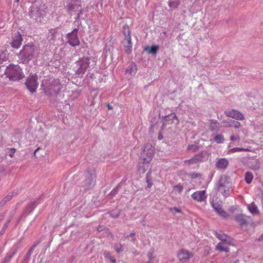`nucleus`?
Here are the masks:
<instances>
[{"label": "nucleus", "mask_w": 263, "mask_h": 263, "mask_svg": "<svg viewBox=\"0 0 263 263\" xmlns=\"http://www.w3.org/2000/svg\"><path fill=\"white\" fill-rule=\"evenodd\" d=\"M42 87L45 92L48 95L54 96L61 91L62 85L59 79H45L42 81Z\"/></svg>", "instance_id": "f257e3e1"}, {"label": "nucleus", "mask_w": 263, "mask_h": 263, "mask_svg": "<svg viewBox=\"0 0 263 263\" xmlns=\"http://www.w3.org/2000/svg\"><path fill=\"white\" fill-rule=\"evenodd\" d=\"M37 54L35 46L31 43L24 45L20 50L18 55L23 64L28 63Z\"/></svg>", "instance_id": "f03ea898"}, {"label": "nucleus", "mask_w": 263, "mask_h": 263, "mask_svg": "<svg viewBox=\"0 0 263 263\" xmlns=\"http://www.w3.org/2000/svg\"><path fill=\"white\" fill-rule=\"evenodd\" d=\"M154 155V147L150 144H145L143 148V153L141 154L140 159L141 162L138 163V171L139 172L142 173L145 172L146 169L144 166H141V165L149 164L152 161Z\"/></svg>", "instance_id": "7ed1b4c3"}, {"label": "nucleus", "mask_w": 263, "mask_h": 263, "mask_svg": "<svg viewBox=\"0 0 263 263\" xmlns=\"http://www.w3.org/2000/svg\"><path fill=\"white\" fill-rule=\"evenodd\" d=\"M46 7L41 1L34 2L30 7L29 15L30 17L37 22H41L46 15Z\"/></svg>", "instance_id": "20e7f679"}, {"label": "nucleus", "mask_w": 263, "mask_h": 263, "mask_svg": "<svg viewBox=\"0 0 263 263\" xmlns=\"http://www.w3.org/2000/svg\"><path fill=\"white\" fill-rule=\"evenodd\" d=\"M5 74L10 80L18 81L24 77L22 69L17 65H10L7 67Z\"/></svg>", "instance_id": "39448f33"}, {"label": "nucleus", "mask_w": 263, "mask_h": 263, "mask_svg": "<svg viewBox=\"0 0 263 263\" xmlns=\"http://www.w3.org/2000/svg\"><path fill=\"white\" fill-rule=\"evenodd\" d=\"M230 178L226 175H221L220 178L218 190L219 192L222 194L225 197H228L230 195Z\"/></svg>", "instance_id": "423d86ee"}, {"label": "nucleus", "mask_w": 263, "mask_h": 263, "mask_svg": "<svg viewBox=\"0 0 263 263\" xmlns=\"http://www.w3.org/2000/svg\"><path fill=\"white\" fill-rule=\"evenodd\" d=\"M123 29V34L124 36V40L122 41V44L125 48V52L127 54H130L132 51L133 47L130 32L127 25H124Z\"/></svg>", "instance_id": "0eeeda50"}, {"label": "nucleus", "mask_w": 263, "mask_h": 263, "mask_svg": "<svg viewBox=\"0 0 263 263\" xmlns=\"http://www.w3.org/2000/svg\"><path fill=\"white\" fill-rule=\"evenodd\" d=\"M46 37L50 44L58 45L62 40V34L58 31V28L50 29Z\"/></svg>", "instance_id": "6e6552de"}, {"label": "nucleus", "mask_w": 263, "mask_h": 263, "mask_svg": "<svg viewBox=\"0 0 263 263\" xmlns=\"http://www.w3.org/2000/svg\"><path fill=\"white\" fill-rule=\"evenodd\" d=\"M96 178L95 174L91 172H88L85 174L82 184L84 191L91 189L95 185Z\"/></svg>", "instance_id": "1a4fd4ad"}, {"label": "nucleus", "mask_w": 263, "mask_h": 263, "mask_svg": "<svg viewBox=\"0 0 263 263\" xmlns=\"http://www.w3.org/2000/svg\"><path fill=\"white\" fill-rule=\"evenodd\" d=\"M76 64L78 67L76 71V74L78 77H81L89 66V59L84 57L77 61Z\"/></svg>", "instance_id": "9d476101"}, {"label": "nucleus", "mask_w": 263, "mask_h": 263, "mask_svg": "<svg viewBox=\"0 0 263 263\" xmlns=\"http://www.w3.org/2000/svg\"><path fill=\"white\" fill-rule=\"evenodd\" d=\"M25 85L30 92H35L39 85L36 75L30 74L26 80Z\"/></svg>", "instance_id": "9b49d317"}, {"label": "nucleus", "mask_w": 263, "mask_h": 263, "mask_svg": "<svg viewBox=\"0 0 263 263\" xmlns=\"http://www.w3.org/2000/svg\"><path fill=\"white\" fill-rule=\"evenodd\" d=\"M78 29H74L71 32L66 34L67 43L71 46L75 47L80 44V41L78 36Z\"/></svg>", "instance_id": "f8f14e48"}, {"label": "nucleus", "mask_w": 263, "mask_h": 263, "mask_svg": "<svg viewBox=\"0 0 263 263\" xmlns=\"http://www.w3.org/2000/svg\"><path fill=\"white\" fill-rule=\"evenodd\" d=\"M177 256L180 262L185 263L193 257V254L189 251L183 249L177 252Z\"/></svg>", "instance_id": "ddd939ff"}, {"label": "nucleus", "mask_w": 263, "mask_h": 263, "mask_svg": "<svg viewBox=\"0 0 263 263\" xmlns=\"http://www.w3.org/2000/svg\"><path fill=\"white\" fill-rule=\"evenodd\" d=\"M20 242L15 243L9 251L6 256L2 261V263H8L13 256L17 253L20 247Z\"/></svg>", "instance_id": "4468645a"}, {"label": "nucleus", "mask_w": 263, "mask_h": 263, "mask_svg": "<svg viewBox=\"0 0 263 263\" xmlns=\"http://www.w3.org/2000/svg\"><path fill=\"white\" fill-rule=\"evenodd\" d=\"M12 40L10 44L12 48L18 49L22 44L23 39L22 35L19 32H16L12 33Z\"/></svg>", "instance_id": "2eb2a0df"}, {"label": "nucleus", "mask_w": 263, "mask_h": 263, "mask_svg": "<svg viewBox=\"0 0 263 263\" xmlns=\"http://www.w3.org/2000/svg\"><path fill=\"white\" fill-rule=\"evenodd\" d=\"M235 220L241 227H246L248 224L252 222L251 217L243 214L237 215L235 216Z\"/></svg>", "instance_id": "dca6fc26"}, {"label": "nucleus", "mask_w": 263, "mask_h": 263, "mask_svg": "<svg viewBox=\"0 0 263 263\" xmlns=\"http://www.w3.org/2000/svg\"><path fill=\"white\" fill-rule=\"evenodd\" d=\"M81 0H67L66 7L68 11H75L80 6Z\"/></svg>", "instance_id": "f3484780"}, {"label": "nucleus", "mask_w": 263, "mask_h": 263, "mask_svg": "<svg viewBox=\"0 0 263 263\" xmlns=\"http://www.w3.org/2000/svg\"><path fill=\"white\" fill-rule=\"evenodd\" d=\"M191 197L194 200L199 202L203 201L207 197L204 190L195 192L192 194Z\"/></svg>", "instance_id": "a211bd4d"}, {"label": "nucleus", "mask_w": 263, "mask_h": 263, "mask_svg": "<svg viewBox=\"0 0 263 263\" xmlns=\"http://www.w3.org/2000/svg\"><path fill=\"white\" fill-rule=\"evenodd\" d=\"M230 246V240L221 241L219 242L216 247V249L220 251L228 252L229 251V247Z\"/></svg>", "instance_id": "6ab92c4d"}, {"label": "nucleus", "mask_w": 263, "mask_h": 263, "mask_svg": "<svg viewBox=\"0 0 263 263\" xmlns=\"http://www.w3.org/2000/svg\"><path fill=\"white\" fill-rule=\"evenodd\" d=\"M229 164V160L226 158H220L217 160L215 165L217 168L224 170Z\"/></svg>", "instance_id": "aec40b11"}, {"label": "nucleus", "mask_w": 263, "mask_h": 263, "mask_svg": "<svg viewBox=\"0 0 263 263\" xmlns=\"http://www.w3.org/2000/svg\"><path fill=\"white\" fill-rule=\"evenodd\" d=\"M137 68L134 63H130L126 69L125 73L130 77H134L137 72Z\"/></svg>", "instance_id": "412c9836"}, {"label": "nucleus", "mask_w": 263, "mask_h": 263, "mask_svg": "<svg viewBox=\"0 0 263 263\" xmlns=\"http://www.w3.org/2000/svg\"><path fill=\"white\" fill-rule=\"evenodd\" d=\"M36 201H32L29 203L27 206L24 209L23 212V215H27L31 213L35 208L36 206Z\"/></svg>", "instance_id": "4be33fe9"}, {"label": "nucleus", "mask_w": 263, "mask_h": 263, "mask_svg": "<svg viewBox=\"0 0 263 263\" xmlns=\"http://www.w3.org/2000/svg\"><path fill=\"white\" fill-rule=\"evenodd\" d=\"M231 118H234L237 120H243L245 119V117L240 111L231 110Z\"/></svg>", "instance_id": "5701e85b"}, {"label": "nucleus", "mask_w": 263, "mask_h": 263, "mask_svg": "<svg viewBox=\"0 0 263 263\" xmlns=\"http://www.w3.org/2000/svg\"><path fill=\"white\" fill-rule=\"evenodd\" d=\"M248 210L253 215H257L259 213L258 208L254 202H252L251 204L248 205Z\"/></svg>", "instance_id": "b1692460"}, {"label": "nucleus", "mask_w": 263, "mask_h": 263, "mask_svg": "<svg viewBox=\"0 0 263 263\" xmlns=\"http://www.w3.org/2000/svg\"><path fill=\"white\" fill-rule=\"evenodd\" d=\"M200 160V156L198 155H195L194 157L189 160L184 161V163L188 164H194L197 163Z\"/></svg>", "instance_id": "393cba45"}, {"label": "nucleus", "mask_w": 263, "mask_h": 263, "mask_svg": "<svg viewBox=\"0 0 263 263\" xmlns=\"http://www.w3.org/2000/svg\"><path fill=\"white\" fill-rule=\"evenodd\" d=\"M9 58L8 51L7 50L0 51V63L7 60Z\"/></svg>", "instance_id": "a878e982"}, {"label": "nucleus", "mask_w": 263, "mask_h": 263, "mask_svg": "<svg viewBox=\"0 0 263 263\" xmlns=\"http://www.w3.org/2000/svg\"><path fill=\"white\" fill-rule=\"evenodd\" d=\"M13 196V193H9L1 201H0V207H2L5 205L7 202L10 201Z\"/></svg>", "instance_id": "bb28decb"}, {"label": "nucleus", "mask_w": 263, "mask_h": 263, "mask_svg": "<svg viewBox=\"0 0 263 263\" xmlns=\"http://www.w3.org/2000/svg\"><path fill=\"white\" fill-rule=\"evenodd\" d=\"M158 49H159L158 45H153V46H151L150 47H147L145 48V50L148 53H152L154 55H155L157 53Z\"/></svg>", "instance_id": "cd10ccee"}, {"label": "nucleus", "mask_w": 263, "mask_h": 263, "mask_svg": "<svg viewBox=\"0 0 263 263\" xmlns=\"http://www.w3.org/2000/svg\"><path fill=\"white\" fill-rule=\"evenodd\" d=\"M114 249L117 253H120L123 251V245L120 242L115 243Z\"/></svg>", "instance_id": "c85d7f7f"}, {"label": "nucleus", "mask_w": 263, "mask_h": 263, "mask_svg": "<svg viewBox=\"0 0 263 263\" xmlns=\"http://www.w3.org/2000/svg\"><path fill=\"white\" fill-rule=\"evenodd\" d=\"M219 124L214 121H211L210 122V129L212 131L216 130L219 127Z\"/></svg>", "instance_id": "c756f323"}, {"label": "nucleus", "mask_w": 263, "mask_h": 263, "mask_svg": "<svg viewBox=\"0 0 263 263\" xmlns=\"http://www.w3.org/2000/svg\"><path fill=\"white\" fill-rule=\"evenodd\" d=\"M253 179V175L251 173H246L245 175V181L248 184H250V183L252 181V180Z\"/></svg>", "instance_id": "7c9ffc66"}, {"label": "nucleus", "mask_w": 263, "mask_h": 263, "mask_svg": "<svg viewBox=\"0 0 263 263\" xmlns=\"http://www.w3.org/2000/svg\"><path fill=\"white\" fill-rule=\"evenodd\" d=\"M217 236L221 240V241H227L228 236L223 233H217Z\"/></svg>", "instance_id": "2f4dec72"}, {"label": "nucleus", "mask_w": 263, "mask_h": 263, "mask_svg": "<svg viewBox=\"0 0 263 263\" xmlns=\"http://www.w3.org/2000/svg\"><path fill=\"white\" fill-rule=\"evenodd\" d=\"M214 141L217 143H222L224 141V137L221 135H217L214 138Z\"/></svg>", "instance_id": "473e14b6"}, {"label": "nucleus", "mask_w": 263, "mask_h": 263, "mask_svg": "<svg viewBox=\"0 0 263 263\" xmlns=\"http://www.w3.org/2000/svg\"><path fill=\"white\" fill-rule=\"evenodd\" d=\"M10 222V220H8L5 223V224L3 226V228L2 229V230L0 232V235H3L5 233L6 230L8 228V227L9 225Z\"/></svg>", "instance_id": "72a5a7b5"}, {"label": "nucleus", "mask_w": 263, "mask_h": 263, "mask_svg": "<svg viewBox=\"0 0 263 263\" xmlns=\"http://www.w3.org/2000/svg\"><path fill=\"white\" fill-rule=\"evenodd\" d=\"M119 215V211L117 209H115V210H112L110 212V216L112 217V218H114L118 217Z\"/></svg>", "instance_id": "f704fd0d"}, {"label": "nucleus", "mask_w": 263, "mask_h": 263, "mask_svg": "<svg viewBox=\"0 0 263 263\" xmlns=\"http://www.w3.org/2000/svg\"><path fill=\"white\" fill-rule=\"evenodd\" d=\"M180 4L179 1H174L169 3L168 5L170 7L173 8H177Z\"/></svg>", "instance_id": "c9c22d12"}, {"label": "nucleus", "mask_w": 263, "mask_h": 263, "mask_svg": "<svg viewBox=\"0 0 263 263\" xmlns=\"http://www.w3.org/2000/svg\"><path fill=\"white\" fill-rule=\"evenodd\" d=\"M212 207L217 213L222 209L220 205L217 203H212Z\"/></svg>", "instance_id": "e433bc0d"}, {"label": "nucleus", "mask_w": 263, "mask_h": 263, "mask_svg": "<svg viewBox=\"0 0 263 263\" xmlns=\"http://www.w3.org/2000/svg\"><path fill=\"white\" fill-rule=\"evenodd\" d=\"M198 149V146L194 144L189 145L187 146V150L191 152H195Z\"/></svg>", "instance_id": "4c0bfd02"}, {"label": "nucleus", "mask_w": 263, "mask_h": 263, "mask_svg": "<svg viewBox=\"0 0 263 263\" xmlns=\"http://www.w3.org/2000/svg\"><path fill=\"white\" fill-rule=\"evenodd\" d=\"M147 257L149 260H152L155 258L154 256V250L153 249H150L147 253Z\"/></svg>", "instance_id": "58836bf2"}, {"label": "nucleus", "mask_w": 263, "mask_h": 263, "mask_svg": "<svg viewBox=\"0 0 263 263\" xmlns=\"http://www.w3.org/2000/svg\"><path fill=\"white\" fill-rule=\"evenodd\" d=\"M241 124L238 121H231V127H235L237 128V127H239Z\"/></svg>", "instance_id": "ea45409f"}, {"label": "nucleus", "mask_w": 263, "mask_h": 263, "mask_svg": "<svg viewBox=\"0 0 263 263\" xmlns=\"http://www.w3.org/2000/svg\"><path fill=\"white\" fill-rule=\"evenodd\" d=\"M33 250L32 249L30 248V249L28 251L27 253L25 255V258L26 259H29L31 255L32 254Z\"/></svg>", "instance_id": "a19ab883"}, {"label": "nucleus", "mask_w": 263, "mask_h": 263, "mask_svg": "<svg viewBox=\"0 0 263 263\" xmlns=\"http://www.w3.org/2000/svg\"><path fill=\"white\" fill-rule=\"evenodd\" d=\"M121 183H120L116 187L114 188L110 193V195H115L117 192L119 190V188L120 187V185H121Z\"/></svg>", "instance_id": "79ce46f5"}, {"label": "nucleus", "mask_w": 263, "mask_h": 263, "mask_svg": "<svg viewBox=\"0 0 263 263\" xmlns=\"http://www.w3.org/2000/svg\"><path fill=\"white\" fill-rule=\"evenodd\" d=\"M175 188L176 189L177 191L179 193H180L183 190V187L180 184H178V185H175Z\"/></svg>", "instance_id": "37998d69"}, {"label": "nucleus", "mask_w": 263, "mask_h": 263, "mask_svg": "<svg viewBox=\"0 0 263 263\" xmlns=\"http://www.w3.org/2000/svg\"><path fill=\"white\" fill-rule=\"evenodd\" d=\"M218 214L223 218H226L227 216V213L222 209L218 213Z\"/></svg>", "instance_id": "c03bdc74"}, {"label": "nucleus", "mask_w": 263, "mask_h": 263, "mask_svg": "<svg viewBox=\"0 0 263 263\" xmlns=\"http://www.w3.org/2000/svg\"><path fill=\"white\" fill-rule=\"evenodd\" d=\"M237 151H248V148H231V153L232 152H236Z\"/></svg>", "instance_id": "a18cd8bd"}, {"label": "nucleus", "mask_w": 263, "mask_h": 263, "mask_svg": "<svg viewBox=\"0 0 263 263\" xmlns=\"http://www.w3.org/2000/svg\"><path fill=\"white\" fill-rule=\"evenodd\" d=\"M200 175L199 174L196 173H192L189 174V176L191 178H196L199 177Z\"/></svg>", "instance_id": "49530a36"}, {"label": "nucleus", "mask_w": 263, "mask_h": 263, "mask_svg": "<svg viewBox=\"0 0 263 263\" xmlns=\"http://www.w3.org/2000/svg\"><path fill=\"white\" fill-rule=\"evenodd\" d=\"M172 211L174 212L175 213H180L181 212V210L176 207L173 208L172 209Z\"/></svg>", "instance_id": "de8ad7c7"}, {"label": "nucleus", "mask_w": 263, "mask_h": 263, "mask_svg": "<svg viewBox=\"0 0 263 263\" xmlns=\"http://www.w3.org/2000/svg\"><path fill=\"white\" fill-rule=\"evenodd\" d=\"M135 235H136L135 233H131L129 234V236L132 238V241H135V240L136 239L135 237Z\"/></svg>", "instance_id": "09e8293b"}, {"label": "nucleus", "mask_w": 263, "mask_h": 263, "mask_svg": "<svg viewBox=\"0 0 263 263\" xmlns=\"http://www.w3.org/2000/svg\"><path fill=\"white\" fill-rule=\"evenodd\" d=\"M104 255H105V257L106 258H110V257H112L111 256H110V254L109 252H107V253H104Z\"/></svg>", "instance_id": "8fccbe9b"}, {"label": "nucleus", "mask_w": 263, "mask_h": 263, "mask_svg": "<svg viewBox=\"0 0 263 263\" xmlns=\"http://www.w3.org/2000/svg\"><path fill=\"white\" fill-rule=\"evenodd\" d=\"M5 214H6V213H2L0 214V221H2L4 219V217L5 216Z\"/></svg>", "instance_id": "3c124183"}, {"label": "nucleus", "mask_w": 263, "mask_h": 263, "mask_svg": "<svg viewBox=\"0 0 263 263\" xmlns=\"http://www.w3.org/2000/svg\"><path fill=\"white\" fill-rule=\"evenodd\" d=\"M109 259H110V261L111 262V263H116V260L112 257H110V258Z\"/></svg>", "instance_id": "603ef678"}, {"label": "nucleus", "mask_w": 263, "mask_h": 263, "mask_svg": "<svg viewBox=\"0 0 263 263\" xmlns=\"http://www.w3.org/2000/svg\"><path fill=\"white\" fill-rule=\"evenodd\" d=\"M38 245V243H36L35 244H34L30 248L31 249H32L33 250H34V249L36 247V246H37Z\"/></svg>", "instance_id": "864d4df0"}, {"label": "nucleus", "mask_w": 263, "mask_h": 263, "mask_svg": "<svg viewBox=\"0 0 263 263\" xmlns=\"http://www.w3.org/2000/svg\"><path fill=\"white\" fill-rule=\"evenodd\" d=\"M25 215H23V213L22 214L21 216L18 218L17 220V222H20L23 216H25Z\"/></svg>", "instance_id": "5fc2aeb1"}, {"label": "nucleus", "mask_w": 263, "mask_h": 263, "mask_svg": "<svg viewBox=\"0 0 263 263\" xmlns=\"http://www.w3.org/2000/svg\"><path fill=\"white\" fill-rule=\"evenodd\" d=\"M15 212L11 215V216L9 217L8 220H10V221L12 219L13 216L14 215Z\"/></svg>", "instance_id": "6e6d98bb"}, {"label": "nucleus", "mask_w": 263, "mask_h": 263, "mask_svg": "<svg viewBox=\"0 0 263 263\" xmlns=\"http://www.w3.org/2000/svg\"><path fill=\"white\" fill-rule=\"evenodd\" d=\"M162 137H162V135H161V134H159V135L158 136V139H159V140H161V139H162Z\"/></svg>", "instance_id": "4d7b16f0"}, {"label": "nucleus", "mask_w": 263, "mask_h": 263, "mask_svg": "<svg viewBox=\"0 0 263 263\" xmlns=\"http://www.w3.org/2000/svg\"><path fill=\"white\" fill-rule=\"evenodd\" d=\"M107 107L109 109H111L112 108V107H111V105H110L109 104H108L107 105Z\"/></svg>", "instance_id": "13d9d810"}, {"label": "nucleus", "mask_w": 263, "mask_h": 263, "mask_svg": "<svg viewBox=\"0 0 263 263\" xmlns=\"http://www.w3.org/2000/svg\"><path fill=\"white\" fill-rule=\"evenodd\" d=\"M133 253H134V254H137V255L139 254V253H137L136 251H134V252H133Z\"/></svg>", "instance_id": "bf43d9fd"}, {"label": "nucleus", "mask_w": 263, "mask_h": 263, "mask_svg": "<svg viewBox=\"0 0 263 263\" xmlns=\"http://www.w3.org/2000/svg\"><path fill=\"white\" fill-rule=\"evenodd\" d=\"M146 263H152V260L149 259V260L147 262H146Z\"/></svg>", "instance_id": "052dcab7"}, {"label": "nucleus", "mask_w": 263, "mask_h": 263, "mask_svg": "<svg viewBox=\"0 0 263 263\" xmlns=\"http://www.w3.org/2000/svg\"><path fill=\"white\" fill-rule=\"evenodd\" d=\"M20 0H14V2L18 3Z\"/></svg>", "instance_id": "680f3d73"}, {"label": "nucleus", "mask_w": 263, "mask_h": 263, "mask_svg": "<svg viewBox=\"0 0 263 263\" xmlns=\"http://www.w3.org/2000/svg\"><path fill=\"white\" fill-rule=\"evenodd\" d=\"M259 106V105H258V104H257V105L255 106H254V108H256V107H258V106Z\"/></svg>", "instance_id": "e2e57ef3"}, {"label": "nucleus", "mask_w": 263, "mask_h": 263, "mask_svg": "<svg viewBox=\"0 0 263 263\" xmlns=\"http://www.w3.org/2000/svg\"><path fill=\"white\" fill-rule=\"evenodd\" d=\"M234 140V138L233 136H231V140Z\"/></svg>", "instance_id": "0e129e2a"}, {"label": "nucleus", "mask_w": 263, "mask_h": 263, "mask_svg": "<svg viewBox=\"0 0 263 263\" xmlns=\"http://www.w3.org/2000/svg\"><path fill=\"white\" fill-rule=\"evenodd\" d=\"M147 186H148V187H151V184L148 183Z\"/></svg>", "instance_id": "69168bd1"}, {"label": "nucleus", "mask_w": 263, "mask_h": 263, "mask_svg": "<svg viewBox=\"0 0 263 263\" xmlns=\"http://www.w3.org/2000/svg\"><path fill=\"white\" fill-rule=\"evenodd\" d=\"M227 114H228V116H229V114H230V112H227Z\"/></svg>", "instance_id": "338daca9"}, {"label": "nucleus", "mask_w": 263, "mask_h": 263, "mask_svg": "<svg viewBox=\"0 0 263 263\" xmlns=\"http://www.w3.org/2000/svg\"><path fill=\"white\" fill-rule=\"evenodd\" d=\"M262 207H263V198L262 199Z\"/></svg>", "instance_id": "774afa93"}]
</instances>
